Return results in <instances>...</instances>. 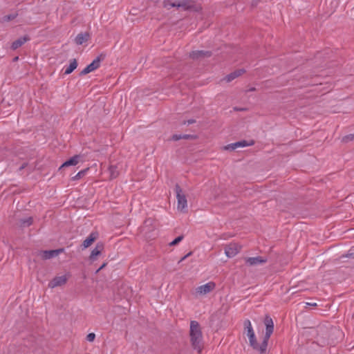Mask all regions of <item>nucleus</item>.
Here are the masks:
<instances>
[{"instance_id": "obj_1", "label": "nucleus", "mask_w": 354, "mask_h": 354, "mask_svg": "<svg viewBox=\"0 0 354 354\" xmlns=\"http://www.w3.org/2000/svg\"><path fill=\"white\" fill-rule=\"evenodd\" d=\"M189 335L192 346L200 352L202 348L203 335L200 325L196 321L191 322Z\"/></svg>"}, {"instance_id": "obj_2", "label": "nucleus", "mask_w": 354, "mask_h": 354, "mask_svg": "<svg viewBox=\"0 0 354 354\" xmlns=\"http://www.w3.org/2000/svg\"><path fill=\"white\" fill-rule=\"evenodd\" d=\"M244 326H245V330L246 335L249 339V342H250L251 346H252L254 348H257V342L256 340L255 334L253 330L250 321L245 320L244 322Z\"/></svg>"}, {"instance_id": "obj_3", "label": "nucleus", "mask_w": 354, "mask_h": 354, "mask_svg": "<svg viewBox=\"0 0 354 354\" xmlns=\"http://www.w3.org/2000/svg\"><path fill=\"white\" fill-rule=\"evenodd\" d=\"M177 208L179 211L183 212L187 207V201L185 195L183 193L179 187H176Z\"/></svg>"}, {"instance_id": "obj_4", "label": "nucleus", "mask_w": 354, "mask_h": 354, "mask_svg": "<svg viewBox=\"0 0 354 354\" xmlns=\"http://www.w3.org/2000/svg\"><path fill=\"white\" fill-rule=\"evenodd\" d=\"M216 287L214 282L209 281L196 288V293L198 295H205L212 292Z\"/></svg>"}, {"instance_id": "obj_5", "label": "nucleus", "mask_w": 354, "mask_h": 354, "mask_svg": "<svg viewBox=\"0 0 354 354\" xmlns=\"http://www.w3.org/2000/svg\"><path fill=\"white\" fill-rule=\"evenodd\" d=\"M241 248L235 243H231L225 248V254L228 258L235 257L239 252Z\"/></svg>"}, {"instance_id": "obj_6", "label": "nucleus", "mask_w": 354, "mask_h": 354, "mask_svg": "<svg viewBox=\"0 0 354 354\" xmlns=\"http://www.w3.org/2000/svg\"><path fill=\"white\" fill-rule=\"evenodd\" d=\"M68 276L66 274L57 276L54 277L48 283L50 288H55L57 286H61L66 283Z\"/></svg>"}, {"instance_id": "obj_7", "label": "nucleus", "mask_w": 354, "mask_h": 354, "mask_svg": "<svg viewBox=\"0 0 354 354\" xmlns=\"http://www.w3.org/2000/svg\"><path fill=\"white\" fill-rule=\"evenodd\" d=\"M63 251V249L44 250L39 252V255L43 259H49L50 258L57 256L59 253L62 252Z\"/></svg>"}, {"instance_id": "obj_8", "label": "nucleus", "mask_w": 354, "mask_h": 354, "mask_svg": "<svg viewBox=\"0 0 354 354\" xmlns=\"http://www.w3.org/2000/svg\"><path fill=\"white\" fill-rule=\"evenodd\" d=\"M253 144H254V142L252 141L247 142L245 140H242V141H239V142H236L234 143L227 145L224 147V149L225 150H234L239 147H245L247 146L252 145Z\"/></svg>"}, {"instance_id": "obj_9", "label": "nucleus", "mask_w": 354, "mask_h": 354, "mask_svg": "<svg viewBox=\"0 0 354 354\" xmlns=\"http://www.w3.org/2000/svg\"><path fill=\"white\" fill-rule=\"evenodd\" d=\"M100 59L99 57L95 59L90 64H88L84 70L81 72L82 75H86L91 72H93L100 66Z\"/></svg>"}, {"instance_id": "obj_10", "label": "nucleus", "mask_w": 354, "mask_h": 354, "mask_svg": "<svg viewBox=\"0 0 354 354\" xmlns=\"http://www.w3.org/2000/svg\"><path fill=\"white\" fill-rule=\"evenodd\" d=\"M265 325H266V339H269L272 333H273L274 330V323L272 319L266 316L264 321Z\"/></svg>"}, {"instance_id": "obj_11", "label": "nucleus", "mask_w": 354, "mask_h": 354, "mask_svg": "<svg viewBox=\"0 0 354 354\" xmlns=\"http://www.w3.org/2000/svg\"><path fill=\"white\" fill-rule=\"evenodd\" d=\"M245 262L249 266H257L266 262V259L261 257H248L245 259Z\"/></svg>"}, {"instance_id": "obj_12", "label": "nucleus", "mask_w": 354, "mask_h": 354, "mask_svg": "<svg viewBox=\"0 0 354 354\" xmlns=\"http://www.w3.org/2000/svg\"><path fill=\"white\" fill-rule=\"evenodd\" d=\"M80 159V156H74L73 157L71 158L69 160L65 161L59 167V169H61L63 167H69V166H75L76 165Z\"/></svg>"}, {"instance_id": "obj_13", "label": "nucleus", "mask_w": 354, "mask_h": 354, "mask_svg": "<svg viewBox=\"0 0 354 354\" xmlns=\"http://www.w3.org/2000/svg\"><path fill=\"white\" fill-rule=\"evenodd\" d=\"M29 40L28 37L24 36L23 37H20L14 42H12L11 48L12 50H16L20 46H21L24 44H25L27 41Z\"/></svg>"}, {"instance_id": "obj_14", "label": "nucleus", "mask_w": 354, "mask_h": 354, "mask_svg": "<svg viewBox=\"0 0 354 354\" xmlns=\"http://www.w3.org/2000/svg\"><path fill=\"white\" fill-rule=\"evenodd\" d=\"M97 234L96 233H91L83 242V248H88L97 239Z\"/></svg>"}, {"instance_id": "obj_15", "label": "nucleus", "mask_w": 354, "mask_h": 354, "mask_svg": "<svg viewBox=\"0 0 354 354\" xmlns=\"http://www.w3.org/2000/svg\"><path fill=\"white\" fill-rule=\"evenodd\" d=\"M90 36L88 33H80L75 37V42L77 44L81 45L84 42L87 41Z\"/></svg>"}, {"instance_id": "obj_16", "label": "nucleus", "mask_w": 354, "mask_h": 354, "mask_svg": "<svg viewBox=\"0 0 354 354\" xmlns=\"http://www.w3.org/2000/svg\"><path fill=\"white\" fill-rule=\"evenodd\" d=\"M77 66V61L74 59L70 62L69 65L66 67L64 74L68 75L71 73Z\"/></svg>"}, {"instance_id": "obj_17", "label": "nucleus", "mask_w": 354, "mask_h": 354, "mask_svg": "<svg viewBox=\"0 0 354 354\" xmlns=\"http://www.w3.org/2000/svg\"><path fill=\"white\" fill-rule=\"evenodd\" d=\"M102 249V245L97 244L96 247L91 251L90 259L94 260L98 256Z\"/></svg>"}, {"instance_id": "obj_18", "label": "nucleus", "mask_w": 354, "mask_h": 354, "mask_svg": "<svg viewBox=\"0 0 354 354\" xmlns=\"http://www.w3.org/2000/svg\"><path fill=\"white\" fill-rule=\"evenodd\" d=\"M268 339H266V337L265 336L262 344L259 346L257 344V348L256 349L259 350L261 353H263L266 350Z\"/></svg>"}, {"instance_id": "obj_19", "label": "nucleus", "mask_w": 354, "mask_h": 354, "mask_svg": "<svg viewBox=\"0 0 354 354\" xmlns=\"http://www.w3.org/2000/svg\"><path fill=\"white\" fill-rule=\"evenodd\" d=\"M241 71H235L229 75L227 76L226 80L227 82H230L234 80L235 77L239 76L241 75Z\"/></svg>"}, {"instance_id": "obj_20", "label": "nucleus", "mask_w": 354, "mask_h": 354, "mask_svg": "<svg viewBox=\"0 0 354 354\" xmlns=\"http://www.w3.org/2000/svg\"><path fill=\"white\" fill-rule=\"evenodd\" d=\"M109 171L110 172V175H111V178H115L117 176H118V171H117V169L114 166H111L109 168Z\"/></svg>"}, {"instance_id": "obj_21", "label": "nucleus", "mask_w": 354, "mask_h": 354, "mask_svg": "<svg viewBox=\"0 0 354 354\" xmlns=\"http://www.w3.org/2000/svg\"><path fill=\"white\" fill-rule=\"evenodd\" d=\"M165 6L168 8H169V7H184V4H183V3H177V2L169 3V1L166 2L165 3Z\"/></svg>"}, {"instance_id": "obj_22", "label": "nucleus", "mask_w": 354, "mask_h": 354, "mask_svg": "<svg viewBox=\"0 0 354 354\" xmlns=\"http://www.w3.org/2000/svg\"><path fill=\"white\" fill-rule=\"evenodd\" d=\"M183 237L182 236H179L176 237L174 241L169 243L170 246H174L177 245L178 243H180L183 240Z\"/></svg>"}, {"instance_id": "obj_23", "label": "nucleus", "mask_w": 354, "mask_h": 354, "mask_svg": "<svg viewBox=\"0 0 354 354\" xmlns=\"http://www.w3.org/2000/svg\"><path fill=\"white\" fill-rule=\"evenodd\" d=\"M207 53V52H205V51H196V52H193L192 56L193 57H198V56H205V55H206Z\"/></svg>"}, {"instance_id": "obj_24", "label": "nucleus", "mask_w": 354, "mask_h": 354, "mask_svg": "<svg viewBox=\"0 0 354 354\" xmlns=\"http://www.w3.org/2000/svg\"><path fill=\"white\" fill-rule=\"evenodd\" d=\"M32 222V218L31 217L28 218L26 220L22 221V223L24 225H27V226L31 225Z\"/></svg>"}, {"instance_id": "obj_25", "label": "nucleus", "mask_w": 354, "mask_h": 354, "mask_svg": "<svg viewBox=\"0 0 354 354\" xmlns=\"http://www.w3.org/2000/svg\"><path fill=\"white\" fill-rule=\"evenodd\" d=\"M95 335L93 333H89L87 336H86V339L88 341V342H93L94 339H95Z\"/></svg>"}, {"instance_id": "obj_26", "label": "nucleus", "mask_w": 354, "mask_h": 354, "mask_svg": "<svg viewBox=\"0 0 354 354\" xmlns=\"http://www.w3.org/2000/svg\"><path fill=\"white\" fill-rule=\"evenodd\" d=\"M85 173V171L83 170V171H79L77 175L75 176V178H81Z\"/></svg>"}, {"instance_id": "obj_27", "label": "nucleus", "mask_w": 354, "mask_h": 354, "mask_svg": "<svg viewBox=\"0 0 354 354\" xmlns=\"http://www.w3.org/2000/svg\"><path fill=\"white\" fill-rule=\"evenodd\" d=\"M152 220L151 219H147L146 221H145V225H149V224H151L152 223Z\"/></svg>"}, {"instance_id": "obj_28", "label": "nucleus", "mask_w": 354, "mask_h": 354, "mask_svg": "<svg viewBox=\"0 0 354 354\" xmlns=\"http://www.w3.org/2000/svg\"><path fill=\"white\" fill-rule=\"evenodd\" d=\"M181 138H182V137H181L180 136H173V139H174V140H179V139H180Z\"/></svg>"}, {"instance_id": "obj_29", "label": "nucleus", "mask_w": 354, "mask_h": 354, "mask_svg": "<svg viewBox=\"0 0 354 354\" xmlns=\"http://www.w3.org/2000/svg\"><path fill=\"white\" fill-rule=\"evenodd\" d=\"M190 254H191V253H189V254H187V255H185V257H183L181 259L180 261H182L185 260V259L188 256H189Z\"/></svg>"}, {"instance_id": "obj_30", "label": "nucleus", "mask_w": 354, "mask_h": 354, "mask_svg": "<svg viewBox=\"0 0 354 354\" xmlns=\"http://www.w3.org/2000/svg\"><path fill=\"white\" fill-rule=\"evenodd\" d=\"M104 264H103L97 270V272H98L100 270H101L102 268H103L104 267Z\"/></svg>"}, {"instance_id": "obj_31", "label": "nucleus", "mask_w": 354, "mask_h": 354, "mask_svg": "<svg viewBox=\"0 0 354 354\" xmlns=\"http://www.w3.org/2000/svg\"><path fill=\"white\" fill-rule=\"evenodd\" d=\"M308 305H310V306H316V304L315 303H313V304H310V303H308L307 304Z\"/></svg>"}, {"instance_id": "obj_32", "label": "nucleus", "mask_w": 354, "mask_h": 354, "mask_svg": "<svg viewBox=\"0 0 354 354\" xmlns=\"http://www.w3.org/2000/svg\"><path fill=\"white\" fill-rule=\"evenodd\" d=\"M188 122H189V123H193V121H189Z\"/></svg>"}]
</instances>
